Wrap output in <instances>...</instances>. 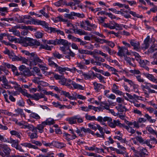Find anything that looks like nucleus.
Returning a JSON list of instances; mask_svg holds the SVG:
<instances>
[{
    "mask_svg": "<svg viewBox=\"0 0 157 157\" xmlns=\"http://www.w3.org/2000/svg\"><path fill=\"white\" fill-rule=\"evenodd\" d=\"M19 42L22 44L25 47L33 46L34 45L39 46L40 43L36 40H33L29 38L26 37L20 39Z\"/></svg>",
    "mask_w": 157,
    "mask_h": 157,
    "instance_id": "f257e3e1",
    "label": "nucleus"
},
{
    "mask_svg": "<svg viewBox=\"0 0 157 157\" xmlns=\"http://www.w3.org/2000/svg\"><path fill=\"white\" fill-rule=\"evenodd\" d=\"M43 61L37 55L34 53H32L31 57H30L29 62L28 63V65L29 66L32 68V67L36 65L39 63H42Z\"/></svg>",
    "mask_w": 157,
    "mask_h": 157,
    "instance_id": "f03ea898",
    "label": "nucleus"
},
{
    "mask_svg": "<svg viewBox=\"0 0 157 157\" xmlns=\"http://www.w3.org/2000/svg\"><path fill=\"white\" fill-rule=\"evenodd\" d=\"M95 120L97 121L100 122H102L103 121L104 122L107 121L109 125L112 128H114L115 127V124L114 121H117L115 120H113V121L112 118L110 117H105L103 118L101 116L98 117L97 118H96V120Z\"/></svg>",
    "mask_w": 157,
    "mask_h": 157,
    "instance_id": "7ed1b4c3",
    "label": "nucleus"
},
{
    "mask_svg": "<svg viewBox=\"0 0 157 157\" xmlns=\"http://www.w3.org/2000/svg\"><path fill=\"white\" fill-rule=\"evenodd\" d=\"M115 124V127L116 126H119L120 127H123L127 131L131 133L132 134H134L136 132V131L132 128L131 127L127 126L124 124H122L120 123V121L117 120V121H114Z\"/></svg>",
    "mask_w": 157,
    "mask_h": 157,
    "instance_id": "20e7f679",
    "label": "nucleus"
},
{
    "mask_svg": "<svg viewBox=\"0 0 157 157\" xmlns=\"http://www.w3.org/2000/svg\"><path fill=\"white\" fill-rule=\"evenodd\" d=\"M58 41L57 44H61L63 45V47H60V50L62 51H64L65 49H69V46L70 44H69L67 40L63 39H60L59 40L58 39Z\"/></svg>",
    "mask_w": 157,
    "mask_h": 157,
    "instance_id": "39448f33",
    "label": "nucleus"
},
{
    "mask_svg": "<svg viewBox=\"0 0 157 157\" xmlns=\"http://www.w3.org/2000/svg\"><path fill=\"white\" fill-rule=\"evenodd\" d=\"M45 21H41L36 19L32 18L31 21H29L28 23H29V24H34L40 25H42L44 27L45 24Z\"/></svg>",
    "mask_w": 157,
    "mask_h": 157,
    "instance_id": "423d86ee",
    "label": "nucleus"
},
{
    "mask_svg": "<svg viewBox=\"0 0 157 157\" xmlns=\"http://www.w3.org/2000/svg\"><path fill=\"white\" fill-rule=\"evenodd\" d=\"M124 60L129 65L134 67H136V65L134 62L135 61V59L132 58H131L126 56H124Z\"/></svg>",
    "mask_w": 157,
    "mask_h": 157,
    "instance_id": "0eeeda50",
    "label": "nucleus"
},
{
    "mask_svg": "<svg viewBox=\"0 0 157 157\" xmlns=\"http://www.w3.org/2000/svg\"><path fill=\"white\" fill-rule=\"evenodd\" d=\"M155 40L154 39L150 40V36H148L146 39L144 40V44H143L142 48L143 49H147L149 46V44L150 43V41H152L153 43H154Z\"/></svg>",
    "mask_w": 157,
    "mask_h": 157,
    "instance_id": "6e6552de",
    "label": "nucleus"
},
{
    "mask_svg": "<svg viewBox=\"0 0 157 157\" xmlns=\"http://www.w3.org/2000/svg\"><path fill=\"white\" fill-rule=\"evenodd\" d=\"M118 48L119 49L118 52H117L118 55L120 56H125L126 52H127L128 50L124 47H121L118 46Z\"/></svg>",
    "mask_w": 157,
    "mask_h": 157,
    "instance_id": "1a4fd4ad",
    "label": "nucleus"
},
{
    "mask_svg": "<svg viewBox=\"0 0 157 157\" xmlns=\"http://www.w3.org/2000/svg\"><path fill=\"white\" fill-rule=\"evenodd\" d=\"M21 75H23L25 77H29L33 75L35 76L33 71H32V72L29 69L24 70L21 73Z\"/></svg>",
    "mask_w": 157,
    "mask_h": 157,
    "instance_id": "9d476101",
    "label": "nucleus"
},
{
    "mask_svg": "<svg viewBox=\"0 0 157 157\" xmlns=\"http://www.w3.org/2000/svg\"><path fill=\"white\" fill-rule=\"evenodd\" d=\"M70 131H72V133L73 134L71 137L69 134L66 133H65V135L63 136L65 139L67 140V141H69L71 140L75 139L77 137V136L75 135L74 132H73L72 129H70Z\"/></svg>",
    "mask_w": 157,
    "mask_h": 157,
    "instance_id": "9b49d317",
    "label": "nucleus"
},
{
    "mask_svg": "<svg viewBox=\"0 0 157 157\" xmlns=\"http://www.w3.org/2000/svg\"><path fill=\"white\" fill-rule=\"evenodd\" d=\"M45 126V125L43 123V122H42L41 124L38 125L36 127H35L34 132H37V130L38 129L39 132L42 133L43 131V129Z\"/></svg>",
    "mask_w": 157,
    "mask_h": 157,
    "instance_id": "f8f14e48",
    "label": "nucleus"
},
{
    "mask_svg": "<svg viewBox=\"0 0 157 157\" xmlns=\"http://www.w3.org/2000/svg\"><path fill=\"white\" fill-rule=\"evenodd\" d=\"M22 128H28L29 131L33 132H34L35 127L33 125L29 124L27 123H25L23 124Z\"/></svg>",
    "mask_w": 157,
    "mask_h": 157,
    "instance_id": "ddd939ff",
    "label": "nucleus"
},
{
    "mask_svg": "<svg viewBox=\"0 0 157 157\" xmlns=\"http://www.w3.org/2000/svg\"><path fill=\"white\" fill-rule=\"evenodd\" d=\"M130 43L131 45L134 47V49L138 50L140 48V43L138 42L135 41L134 40H131Z\"/></svg>",
    "mask_w": 157,
    "mask_h": 157,
    "instance_id": "4468645a",
    "label": "nucleus"
},
{
    "mask_svg": "<svg viewBox=\"0 0 157 157\" xmlns=\"http://www.w3.org/2000/svg\"><path fill=\"white\" fill-rule=\"evenodd\" d=\"M0 147L3 149V151L6 155H9L11 150L7 145L3 144V145H0Z\"/></svg>",
    "mask_w": 157,
    "mask_h": 157,
    "instance_id": "2eb2a0df",
    "label": "nucleus"
},
{
    "mask_svg": "<svg viewBox=\"0 0 157 157\" xmlns=\"http://www.w3.org/2000/svg\"><path fill=\"white\" fill-rule=\"evenodd\" d=\"M42 93H36L33 94V95H30V98L33 99L36 101H38L41 98V97Z\"/></svg>",
    "mask_w": 157,
    "mask_h": 157,
    "instance_id": "dca6fc26",
    "label": "nucleus"
},
{
    "mask_svg": "<svg viewBox=\"0 0 157 157\" xmlns=\"http://www.w3.org/2000/svg\"><path fill=\"white\" fill-rule=\"evenodd\" d=\"M62 93L66 97H68L70 99H75L78 97V95L76 94L75 96H71L69 92H67L66 91H62Z\"/></svg>",
    "mask_w": 157,
    "mask_h": 157,
    "instance_id": "f3484780",
    "label": "nucleus"
},
{
    "mask_svg": "<svg viewBox=\"0 0 157 157\" xmlns=\"http://www.w3.org/2000/svg\"><path fill=\"white\" fill-rule=\"evenodd\" d=\"M116 108L118 111L120 112H126L128 110L126 107L123 106L122 103L118 104V106L116 107Z\"/></svg>",
    "mask_w": 157,
    "mask_h": 157,
    "instance_id": "a211bd4d",
    "label": "nucleus"
},
{
    "mask_svg": "<svg viewBox=\"0 0 157 157\" xmlns=\"http://www.w3.org/2000/svg\"><path fill=\"white\" fill-rule=\"evenodd\" d=\"M118 86H117L115 84H114L113 85V88H112V91L117 94L122 95V92L118 90Z\"/></svg>",
    "mask_w": 157,
    "mask_h": 157,
    "instance_id": "6ab92c4d",
    "label": "nucleus"
},
{
    "mask_svg": "<svg viewBox=\"0 0 157 157\" xmlns=\"http://www.w3.org/2000/svg\"><path fill=\"white\" fill-rule=\"evenodd\" d=\"M21 145L25 147H28L29 148H33L34 149H38V147L37 146L33 145L30 143H22Z\"/></svg>",
    "mask_w": 157,
    "mask_h": 157,
    "instance_id": "aec40b11",
    "label": "nucleus"
},
{
    "mask_svg": "<svg viewBox=\"0 0 157 157\" xmlns=\"http://www.w3.org/2000/svg\"><path fill=\"white\" fill-rule=\"evenodd\" d=\"M44 27L48 31L50 30L51 33L52 32L54 33H57L58 30L56 28H54L51 27H49L48 26V24L46 22Z\"/></svg>",
    "mask_w": 157,
    "mask_h": 157,
    "instance_id": "412c9836",
    "label": "nucleus"
},
{
    "mask_svg": "<svg viewBox=\"0 0 157 157\" xmlns=\"http://www.w3.org/2000/svg\"><path fill=\"white\" fill-rule=\"evenodd\" d=\"M146 77L149 80L157 83V79L155 78V77L152 74H147L145 75Z\"/></svg>",
    "mask_w": 157,
    "mask_h": 157,
    "instance_id": "4be33fe9",
    "label": "nucleus"
},
{
    "mask_svg": "<svg viewBox=\"0 0 157 157\" xmlns=\"http://www.w3.org/2000/svg\"><path fill=\"white\" fill-rule=\"evenodd\" d=\"M92 74H93V77H96L98 78L101 82H103L104 83L105 82V81L104 80V77L102 76L101 74L96 73V74H95L94 72H92Z\"/></svg>",
    "mask_w": 157,
    "mask_h": 157,
    "instance_id": "5701e85b",
    "label": "nucleus"
},
{
    "mask_svg": "<svg viewBox=\"0 0 157 157\" xmlns=\"http://www.w3.org/2000/svg\"><path fill=\"white\" fill-rule=\"evenodd\" d=\"M9 56L12 61H18L19 56H16L13 52H11V53L9 54Z\"/></svg>",
    "mask_w": 157,
    "mask_h": 157,
    "instance_id": "b1692460",
    "label": "nucleus"
},
{
    "mask_svg": "<svg viewBox=\"0 0 157 157\" xmlns=\"http://www.w3.org/2000/svg\"><path fill=\"white\" fill-rule=\"evenodd\" d=\"M3 65L6 66L8 68H11L12 71L13 72L17 71V67L13 65H11L6 63H3Z\"/></svg>",
    "mask_w": 157,
    "mask_h": 157,
    "instance_id": "393cba45",
    "label": "nucleus"
},
{
    "mask_svg": "<svg viewBox=\"0 0 157 157\" xmlns=\"http://www.w3.org/2000/svg\"><path fill=\"white\" fill-rule=\"evenodd\" d=\"M77 119V121H78V118L77 116H75L69 118L67 119V120L70 124H74L76 123V120Z\"/></svg>",
    "mask_w": 157,
    "mask_h": 157,
    "instance_id": "a878e982",
    "label": "nucleus"
},
{
    "mask_svg": "<svg viewBox=\"0 0 157 157\" xmlns=\"http://www.w3.org/2000/svg\"><path fill=\"white\" fill-rule=\"evenodd\" d=\"M43 123L46 125H50L53 124L55 123L54 120L51 118H48L45 121H43Z\"/></svg>",
    "mask_w": 157,
    "mask_h": 157,
    "instance_id": "bb28decb",
    "label": "nucleus"
},
{
    "mask_svg": "<svg viewBox=\"0 0 157 157\" xmlns=\"http://www.w3.org/2000/svg\"><path fill=\"white\" fill-rule=\"evenodd\" d=\"M54 146L58 148L61 149L65 147V145L63 143L54 141Z\"/></svg>",
    "mask_w": 157,
    "mask_h": 157,
    "instance_id": "cd10ccee",
    "label": "nucleus"
},
{
    "mask_svg": "<svg viewBox=\"0 0 157 157\" xmlns=\"http://www.w3.org/2000/svg\"><path fill=\"white\" fill-rule=\"evenodd\" d=\"M2 81L6 86L5 87V88L9 89L11 87V85H9L8 84L7 80L6 79V77L4 76L2 77Z\"/></svg>",
    "mask_w": 157,
    "mask_h": 157,
    "instance_id": "c85d7f7f",
    "label": "nucleus"
},
{
    "mask_svg": "<svg viewBox=\"0 0 157 157\" xmlns=\"http://www.w3.org/2000/svg\"><path fill=\"white\" fill-rule=\"evenodd\" d=\"M33 71L38 76L43 77L42 74L40 72V69L36 67H34L33 68Z\"/></svg>",
    "mask_w": 157,
    "mask_h": 157,
    "instance_id": "c756f323",
    "label": "nucleus"
},
{
    "mask_svg": "<svg viewBox=\"0 0 157 157\" xmlns=\"http://www.w3.org/2000/svg\"><path fill=\"white\" fill-rule=\"evenodd\" d=\"M8 9L6 7H0V15L2 16L5 15V13L8 12Z\"/></svg>",
    "mask_w": 157,
    "mask_h": 157,
    "instance_id": "7c9ffc66",
    "label": "nucleus"
},
{
    "mask_svg": "<svg viewBox=\"0 0 157 157\" xmlns=\"http://www.w3.org/2000/svg\"><path fill=\"white\" fill-rule=\"evenodd\" d=\"M18 90L23 95L27 96L28 98H30L31 94H28L26 90L22 89L21 87H19Z\"/></svg>",
    "mask_w": 157,
    "mask_h": 157,
    "instance_id": "2f4dec72",
    "label": "nucleus"
},
{
    "mask_svg": "<svg viewBox=\"0 0 157 157\" xmlns=\"http://www.w3.org/2000/svg\"><path fill=\"white\" fill-rule=\"evenodd\" d=\"M95 89L100 90L102 88H104V86L103 85L98 83L96 82H94L93 83Z\"/></svg>",
    "mask_w": 157,
    "mask_h": 157,
    "instance_id": "473e14b6",
    "label": "nucleus"
},
{
    "mask_svg": "<svg viewBox=\"0 0 157 157\" xmlns=\"http://www.w3.org/2000/svg\"><path fill=\"white\" fill-rule=\"evenodd\" d=\"M62 51L63 52V53L65 54L69 55L72 57L74 56L75 55V54L72 52L69 48L67 49H65L64 51Z\"/></svg>",
    "mask_w": 157,
    "mask_h": 157,
    "instance_id": "72a5a7b5",
    "label": "nucleus"
},
{
    "mask_svg": "<svg viewBox=\"0 0 157 157\" xmlns=\"http://www.w3.org/2000/svg\"><path fill=\"white\" fill-rule=\"evenodd\" d=\"M45 43L49 44H54L56 45L57 44V43H58V39H56L55 40H45Z\"/></svg>",
    "mask_w": 157,
    "mask_h": 157,
    "instance_id": "f704fd0d",
    "label": "nucleus"
},
{
    "mask_svg": "<svg viewBox=\"0 0 157 157\" xmlns=\"http://www.w3.org/2000/svg\"><path fill=\"white\" fill-rule=\"evenodd\" d=\"M100 105V106L103 107L104 109L107 110L109 109V106L108 103L105 102H101Z\"/></svg>",
    "mask_w": 157,
    "mask_h": 157,
    "instance_id": "c9c22d12",
    "label": "nucleus"
},
{
    "mask_svg": "<svg viewBox=\"0 0 157 157\" xmlns=\"http://www.w3.org/2000/svg\"><path fill=\"white\" fill-rule=\"evenodd\" d=\"M18 61H22V63H25L28 65V63L29 62V60H28L24 57H22L21 56H19V57L18 59Z\"/></svg>",
    "mask_w": 157,
    "mask_h": 157,
    "instance_id": "e433bc0d",
    "label": "nucleus"
},
{
    "mask_svg": "<svg viewBox=\"0 0 157 157\" xmlns=\"http://www.w3.org/2000/svg\"><path fill=\"white\" fill-rule=\"evenodd\" d=\"M156 50H157V44H154L149 49V52L150 53H152Z\"/></svg>",
    "mask_w": 157,
    "mask_h": 157,
    "instance_id": "4c0bfd02",
    "label": "nucleus"
},
{
    "mask_svg": "<svg viewBox=\"0 0 157 157\" xmlns=\"http://www.w3.org/2000/svg\"><path fill=\"white\" fill-rule=\"evenodd\" d=\"M56 69L60 73H61L63 72H65L66 71H67V67L62 68L60 67L57 66L56 67Z\"/></svg>",
    "mask_w": 157,
    "mask_h": 157,
    "instance_id": "58836bf2",
    "label": "nucleus"
},
{
    "mask_svg": "<svg viewBox=\"0 0 157 157\" xmlns=\"http://www.w3.org/2000/svg\"><path fill=\"white\" fill-rule=\"evenodd\" d=\"M42 77H43L38 76V77H34V78L32 79V81L33 82L35 83L39 84L40 81H39V80L42 79Z\"/></svg>",
    "mask_w": 157,
    "mask_h": 157,
    "instance_id": "ea45409f",
    "label": "nucleus"
},
{
    "mask_svg": "<svg viewBox=\"0 0 157 157\" xmlns=\"http://www.w3.org/2000/svg\"><path fill=\"white\" fill-rule=\"evenodd\" d=\"M21 28L25 29L28 30L29 29L31 31L35 32L36 31L37 29L36 28H33V27L31 26H26L25 27H22Z\"/></svg>",
    "mask_w": 157,
    "mask_h": 157,
    "instance_id": "a19ab883",
    "label": "nucleus"
},
{
    "mask_svg": "<svg viewBox=\"0 0 157 157\" xmlns=\"http://www.w3.org/2000/svg\"><path fill=\"white\" fill-rule=\"evenodd\" d=\"M9 142L12 144V146L14 147H16L17 146L18 144L17 140H14L11 139L10 140Z\"/></svg>",
    "mask_w": 157,
    "mask_h": 157,
    "instance_id": "79ce46f5",
    "label": "nucleus"
},
{
    "mask_svg": "<svg viewBox=\"0 0 157 157\" xmlns=\"http://www.w3.org/2000/svg\"><path fill=\"white\" fill-rule=\"evenodd\" d=\"M146 129L151 134H155V135L157 134V132L155 131L151 127H150L148 126L147 127Z\"/></svg>",
    "mask_w": 157,
    "mask_h": 157,
    "instance_id": "37998d69",
    "label": "nucleus"
},
{
    "mask_svg": "<svg viewBox=\"0 0 157 157\" xmlns=\"http://www.w3.org/2000/svg\"><path fill=\"white\" fill-rule=\"evenodd\" d=\"M30 117L37 120H39L40 118V117L38 114L34 113H32L30 114Z\"/></svg>",
    "mask_w": 157,
    "mask_h": 157,
    "instance_id": "c03bdc74",
    "label": "nucleus"
},
{
    "mask_svg": "<svg viewBox=\"0 0 157 157\" xmlns=\"http://www.w3.org/2000/svg\"><path fill=\"white\" fill-rule=\"evenodd\" d=\"M10 32H13V34L16 36H19L20 35V33L18 31H17L15 29L12 28L9 30Z\"/></svg>",
    "mask_w": 157,
    "mask_h": 157,
    "instance_id": "a18cd8bd",
    "label": "nucleus"
},
{
    "mask_svg": "<svg viewBox=\"0 0 157 157\" xmlns=\"http://www.w3.org/2000/svg\"><path fill=\"white\" fill-rule=\"evenodd\" d=\"M10 134L12 135H14L16 136H17V137L19 138H21V136L19 132H18L14 131V130H12L10 132Z\"/></svg>",
    "mask_w": 157,
    "mask_h": 157,
    "instance_id": "49530a36",
    "label": "nucleus"
},
{
    "mask_svg": "<svg viewBox=\"0 0 157 157\" xmlns=\"http://www.w3.org/2000/svg\"><path fill=\"white\" fill-rule=\"evenodd\" d=\"M48 64L51 66H54L56 67L57 66V64L54 63L53 61L51 59L49 58L48 59Z\"/></svg>",
    "mask_w": 157,
    "mask_h": 157,
    "instance_id": "de8ad7c7",
    "label": "nucleus"
},
{
    "mask_svg": "<svg viewBox=\"0 0 157 157\" xmlns=\"http://www.w3.org/2000/svg\"><path fill=\"white\" fill-rule=\"evenodd\" d=\"M92 72H94L93 71H91L90 73L88 74H85V75H84L83 78H84L85 79H88L91 78L92 76H93Z\"/></svg>",
    "mask_w": 157,
    "mask_h": 157,
    "instance_id": "09e8293b",
    "label": "nucleus"
},
{
    "mask_svg": "<svg viewBox=\"0 0 157 157\" xmlns=\"http://www.w3.org/2000/svg\"><path fill=\"white\" fill-rule=\"evenodd\" d=\"M113 22L114 23V25H115V28H117L116 29L117 30H121L122 29L123 25H120L115 22Z\"/></svg>",
    "mask_w": 157,
    "mask_h": 157,
    "instance_id": "8fccbe9b",
    "label": "nucleus"
},
{
    "mask_svg": "<svg viewBox=\"0 0 157 157\" xmlns=\"http://www.w3.org/2000/svg\"><path fill=\"white\" fill-rule=\"evenodd\" d=\"M108 10L109 11H112V12H113L114 13H115L117 14H123V13L121 12V11H117V10L115 9L114 8H109L108 9Z\"/></svg>",
    "mask_w": 157,
    "mask_h": 157,
    "instance_id": "3c124183",
    "label": "nucleus"
},
{
    "mask_svg": "<svg viewBox=\"0 0 157 157\" xmlns=\"http://www.w3.org/2000/svg\"><path fill=\"white\" fill-rule=\"evenodd\" d=\"M105 49L106 51L108 52L109 53L110 55H112L114 53H115L116 52H114V51H112V50H111V49L110 48H109V47L107 46L105 47Z\"/></svg>",
    "mask_w": 157,
    "mask_h": 157,
    "instance_id": "603ef678",
    "label": "nucleus"
},
{
    "mask_svg": "<svg viewBox=\"0 0 157 157\" xmlns=\"http://www.w3.org/2000/svg\"><path fill=\"white\" fill-rule=\"evenodd\" d=\"M140 155L141 156L143 157V156L148 155V154H146V152L147 151V150L144 148H143L141 149L140 150Z\"/></svg>",
    "mask_w": 157,
    "mask_h": 157,
    "instance_id": "864d4df0",
    "label": "nucleus"
},
{
    "mask_svg": "<svg viewBox=\"0 0 157 157\" xmlns=\"http://www.w3.org/2000/svg\"><path fill=\"white\" fill-rule=\"evenodd\" d=\"M85 117L87 120L90 121L96 120V117L94 116H90L87 114L86 115Z\"/></svg>",
    "mask_w": 157,
    "mask_h": 157,
    "instance_id": "5fc2aeb1",
    "label": "nucleus"
},
{
    "mask_svg": "<svg viewBox=\"0 0 157 157\" xmlns=\"http://www.w3.org/2000/svg\"><path fill=\"white\" fill-rule=\"evenodd\" d=\"M38 66L40 68L41 70L44 72H46L48 69L47 67L42 65L38 64Z\"/></svg>",
    "mask_w": 157,
    "mask_h": 157,
    "instance_id": "6e6d98bb",
    "label": "nucleus"
},
{
    "mask_svg": "<svg viewBox=\"0 0 157 157\" xmlns=\"http://www.w3.org/2000/svg\"><path fill=\"white\" fill-rule=\"evenodd\" d=\"M116 101L118 103L124 104L125 105L126 104H125L124 99L123 98L120 97H118L116 98Z\"/></svg>",
    "mask_w": 157,
    "mask_h": 157,
    "instance_id": "4d7b16f0",
    "label": "nucleus"
},
{
    "mask_svg": "<svg viewBox=\"0 0 157 157\" xmlns=\"http://www.w3.org/2000/svg\"><path fill=\"white\" fill-rule=\"evenodd\" d=\"M67 79L65 78L64 76H63L62 78L59 81V83L63 85H65Z\"/></svg>",
    "mask_w": 157,
    "mask_h": 157,
    "instance_id": "13d9d810",
    "label": "nucleus"
},
{
    "mask_svg": "<svg viewBox=\"0 0 157 157\" xmlns=\"http://www.w3.org/2000/svg\"><path fill=\"white\" fill-rule=\"evenodd\" d=\"M136 77L137 81L140 82H144L145 80L141 77V76L140 75H137L136 76Z\"/></svg>",
    "mask_w": 157,
    "mask_h": 157,
    "instance_id": "bf43d9fd",
    "label": "nucleus"
},
{
    "mask_svg": "<svg viewBox=\"0 0 157 157\" xmlns=\"http://www.w3.org/2000/svg\"><path fill=\"white\" fill-rule=\"evenodd\" d=\"M97 129H98L100 133L102 134V135H104L105 132L103 131V128L101 127V126L99 124H97Z\"/></svg>",
    "mask_w": 157,
    "mask_h": 157,
    "instance_id": "052dcab7",
    "label": "nucleus"
},
{
    "mask_svg": "<svg viewBox=\"0 0 157 157\" xmlns=\"http://www.w3.org/2000/svg\"><path fill=\"white\" fill-rule=\"evenodd\" d=\"M29 136L31 139L36 138L38 137L36 132H34V133H32L30 135L29 134Z\"/></svg>",
    "mask_w": 157,
    "mask_h": 157,
    "instance_id": "680f3d73",
    "label": "nucleus"
},
{
    "mask_svg": "<svg viewBox=\"0 0 157 157\" xmlns=\"http://www.w3.org/2000/svg\"><path fill=\"white\" fill-rule=\"evenodd\" d=\"M129 13L134 17H137L138 18H142V15H139V14H136L135 12L132 11H130Z\"/></svg>",
    "mask_w": 157,
    "mask_h": 157,
    "instance_id": "e2e57ef3",
    "label": "nucleus"
},
{
    "mask_svg": "<svg viewBox=\"0 0 157 157\" xmlns=\"http://www.w3.org/2000/svg\"><path fill=\"white\" fill-rule=\"evenodd\" d=\"M54 57L60 59L62 58V56L61 55L59 54L58 52H55L53 53Z\"/></svg>",
    "mask_w": 157,
    "mask_h": 157,
    "instance_id": "0e129e2a",
    "label": "nucleus"
},
{
    "mask_svg": "<svg viewBox=\"0 0 157 157\" xmlns=\"http://www.w3.org/2000/svg\"><path fill=\"white\" fill-rule=\"evenodd\" d=\"M110 33L114 34L116 36L118 37L119 38H121L120 34H121L122 33L121 32H119L117 33H116L113 31H111L109 32Z\"/></svg>",
    "mask_w": 157,
    "mask_h": 157,
    "instance_id": "69168bd1",
    "label": "nucleus"
},
{
    "mask_svg": "<svg viewBox=\"0 0 157 157\" xmlns=\"http://www.w3.org/2000/svg\"><path fill=\"white\" fill-rule=\"evenodd\" d=\"M130 72L134 75H139L140 73V71L136 69L130 70Z\"/></svg>",
    "mask_w": 157,
    "mask_h": 157,
    "instance_id": "338daca9",
    "label": "nucleus"
},
{
    "mask_svg": "<svg viewBox=\"0 0 157 157\" xmlns=\"http://www.w3.org/2000/svg\"><path fill=\"white\" fill-rule=\"evenodd\" d=\"M35 36L37 38H40L42 37L43 34L40 32H37L35 33Z\"/></svg>",
    "mask_w": 157,
    "mask_h": 157,
    "instance_id": "774afa93",
    "label": "nucleus"
}]
</instances>
